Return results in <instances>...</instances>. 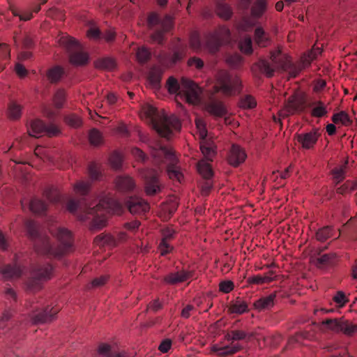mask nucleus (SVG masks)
<instances>
[{
  "mask_svg": "<svg viewBox=\"0 0 357 357\" xmlns=\"http://www.w3.org/2000/svg\"><path fill=\"white\" fill-rule=\"evenodd\" d=\"M273 278H271L268 275H256L253 276L252 278H249L248 280V282L249 283H253V284H261L264 283H268L271 281H272Z\"/></svg>",
  "mask_w": 357,
  "mask_h": 357,
  "instance_id": "obj_52",
  "label": "nucleus"
},
{
  "mask_svg": "<svg viewBox=\"0 0 357 357\" xmlns=\"http://www.w3.org/2000/svg\"><path fill=\"white\" fill-rule=\"evenodd\" d=\"M89 173L93 180H98L100 176L99 167L96 164H91L89 167Z\"/></svg>",
  "mask_w": 357,
  "mask_h": 357,
  "instance_id": "obj_59",
  "label": "nucleus"
},
{
  "mask_svg": "<svg viewBox=\"0 0 357 357\" xmlns=\"http://www.w3.org/2000/svg\"><path fill=\"white\" fill-rule=\"evenodd\" d=\"M312 115L315 117H322L327 114L326 106L321 102H317L312 110Z\"/></svg>",
  "mask_w": 357,
  "mask_h": 357,
  "instance_id": "obj_45",
  "label": "nucleus"
},
{
  "mask_svg": "<svg viewBox=\"0 0 357 357\" xmlns=\"http://www.w3.org/2000/svg\"><path fill=\"white\" fill-rule=\"evenodd\" d=\"M143 111L153 128L160 136L169 139L173 130H180L181 123L176 116H168L164 111H158L150 105H146Z\"/></svg>",
  "mask_w": 357,
  "mask_h": 357,
  "instance_id": "obj_4",
  "label": "nucleus"
},
{
  "mask_svg": "<svg viewBox=\"0 0 357 357\" xmlns=\"http://www.w3.org/2000/svg\"><path fill=\"white\" fill-rule=\"evenodd\" d=\"M27 234L33 241L36 252L55 257L61 256L69 252L71 245V233L67 229L59 227L52 233L55 235L60 242L57 248H53L49 241V237L43 233L40 226L33 220L26 222Z\"/></svg>",
  "mask_w": 357,
  "mask_h": 357,
  "instance_id": "obj_2",
  "label": "nucleus"
},
{
  "mask_svg": "<svg viewBox=\"0 0 357 357\" xmlns=\"http://www.w3.org/2000/svg\"><path fill=\"white\" fill-rule=\"evenodd\" d=\"M161 171L153 168L141 169L139 170L140 176L144 181V190L147 195H154L161 190L160 174Z\"/></svg>",
  "mask_w": 357,
  "mask_h": 357,
  "instance_id": "obj_10",
  "label": "nucleus"
},
{
  "mask_svg": "<svg viewBox=\"0 0 357 357\" xmlns=\"http://www.w3.org/2000/svg\"><path fill=\"white\" fill-rule=\"evenodd\" d=\"M148 27L153 31L151 34L152 41L162 44L164 40V33L169 31L173 26L172 18L165 15L162 19L155 13L149 14L147 20Z\"/></svg>",
  "mask_w": 357,
  "mask_h": 357,
  "instance_id": "obj_7",
  "label": "nucleus"
},
{
  "mask_svg": "<svg viewBox=\"0 0 357 357\" xmlns=\"http://www.w3.org/2000/svg\"><path fill=\"white\" fill-rule=\"evenodd\" d=\"M89 189V183H86L84 181H79L74 185V190L75 191L80 194L82 195H84L87 193Z\"/></svg>",
  "mask_w": 357,
  "mask_h": 357,
  "instance_id": "obj_54",
  "label": "nucleus"
},
{
  "mask_svg": "<svg viewBox=\"0 0 357 357\" xmlns=\"http://www.w3.org/2000/svg\"><path fill=\"white\" fill-rule=\"evenodd\" d=\"M216 13L220 17L228 20L232 14V11L229 6L225 3H219L217 6Z\"/></svg>",
  "mask_w": 357,
  "mask_h": 357,
  "instance_id": "obj_37",
  "label": "nucleus"
},
{
  "mask_svg": "<svg viewBox=\"0 0 357 357\" xmlns=\"http://www.w3.org/2000/svg\"><path fill=\"white\" fill-rule=\"evenodd\" d=\"M96 68L102 70H112L116 66L115 61L112 58H102L95 61Z\"/></svg>",
  "mask_w": 357,
  "mask_h": 357,
  "instance_id": "obj_29",
  "label": "nucleus"
},
{
  "mask_svg": "<svg viewBox=\"0 0 357 357\" xmlns=\"http://www.w3.org/2000/svg\"><path fill=\"white\" fill-rule=\"evenodd\" d=\"M174 232V230L169 227L162 230L163 238L159 246L162 255H166L172 249V248L168 244V241L173 237Z\"/></svg>",
  "mask_w": 357,
  "mask_h": 357,
  "instance_id": "obj_24",
  "label": "nucleus"
},
{
  "mask_svg": "<svg viewBox=\"0 0 357 357\" xmlns=\"http://www.w3.org/2000/svg\"><path fill=\"white\" fill-rule=\"evenodd\" d=\"M303 68L301 64L298 66L293 65L287 54L278 50L271 52L270 61L266 59H260L252 66V71L255 75L261 73L267 77H271L276 70L282 69L288 70L290 76L295 77Z\"/></svg>",
  "mask_w": 357,
  "mask_h": 357,
  "instance_id": "obj_3",
  "label": "nucleus"
},
{
  "mask_svg": "<svg viewBox=\"0 0 357 357\" xmlns=\"http://www.w3.org/2000/svg\"><path fill=\"white\" fill-rule=\"evenodd\" d=\"M319 134L317 131L310 132L297 135L298 142L301 144L302 147L306 149H311L317 141Z\"/></svg>",
  "mask_w": 357,
  "mask_h": 357,
  "instance_id": "obj_21",
  "label": "nucleus"
},
{
  "mask_svg": "<svg viewBox=\"0 0 357 357\" xmlns=\"http://www.w3.org/2000/svg\"><path fill=\"white\" fill-rule=\"evenodd\" d=\"M15 71L17 75L22 78L26 76L28 71L26 68L20 62H17L15 66Z\"/></svg>",
  "mask_w": 357,
  "mask_h": 357,
  "instance_id": "obj_63",
  "label": "nucleus"
},
{
  "mask_svg": "<svg viewBox=\"0 0 357 357\" xmlns=\"http://www.w3.org/2000/svg\"><path fill=\"white\" fill-rule=\"evenodd\" d=\"M313 52H308L307 54L304 55L301 59V66L302 68H305L308 66L311 61L315 59V56H312Z\"/></svg>",
  "mask_w": 357,
  "mask_h": 357,
  "instance_id": "obj_62",
  "label": "nucleus"
},
{
  "mask_svg": "<svg viewBox=\"0 0 357 357\" xmlns=\"http://www.w3.org/2000/svg\"><path fill=\"white\" fill-rule=\"evenodd\" d=\"M333 121L335 123L340 122L344 125H348L351 123L348 114L344 112H341L334 114L333 116Z\"/></svg>",
  "mask_w": 357,
  "mask_h": 357,
  "instance_id": "obj_50",
  "label": "nucleus"
},
{
  "mask_svg": "<svg viewBox=\"0 0 357 357\" xmlns=\"http://www.w3.org/2000/svg\"><path fill=\"white\" fill-rule=\"evenodd\" d=\"M89 139L92 145L98 146L102 142V136L99 130L93 128L89 132Z\"/></svg>",
  "mask_w": 357,
  "mask_h": 357,
  "instance_id": "obj_41",
  "label": "nucleus"
},
{
  "mask_svg": "<svg viewBox=\"0 0 357 357\" xmlns=\"http://www.w3.org/2000/svg\"><path fill=\"white\" fill-rule=\"evenodd\" d=\"M151 155L156 165L165 164L167 166V174L170 179L181 182L183 174L177 166L178 159L170 149L156 143L151 146Z\"/></svg>",
  "mask_w": 357,
  "mask_h": 357,
  "instance_id": "obj_5",
  "label": "nucleus"
},
{
  "mask_svg": "<svg viewBox=\"0 0 357 357\" xmlns=\"http://www.w3.org/2000/svg\"><path fill=\"white\" fill-rule=\"evenodd\" d=\"M200 149L203 153L206 160H212V157L214 155V151L210 144L205 142L200 143Z\"/></svg>",
  "mask_w": 357,
  "mask_h": 357,
  "instance_id": "obj_43",
  "label": "nucleus"
},
{
  "mask_svg": "<svg viewBox=\"0 0 357 357\" xmlns=\"http://www.w3.org/2000/svg\"><path fill=\"white\" fill-rule=\"evenodd\" d=\"M44 197H45L51 202H56L59 200L58 192L54 189H49L44 192Z\"/></svg>",
  "mask_w": 357,
  "mask_h": 357,
  "instance_id": "obj_58",
  "label": "nucleus"
},
{
  "mask_svg": "<svg viewBox=\"0 0 357 357\" xmlns=\"http://www.w3.org/2000/svg\"><path fill=\"white\" fill-rule=\"evenodd\" d=\"M63 74V69L59 66H54L47 72V77L51 83L59 82Z\"/></svg>",
  "mask_w": 357,
  "mask_h": 357,
  "instance_id": "obj_34",
  "label": "nucleus"
},
{
  "mask_svg": "<svg viewBox=\"0 0 357 357\" xmlns=\"http://www.w3.org/2000/svg\"><path fill=\"white\" fill-rule=\"evenodd\" d=\"M329 329L335 331H342L344 333L351 335L357 331V324H351L343 319H327L322 321Z\"/></svg>",
  "mask_w": 357,
  "mask_h": 357,
  "instance_id": "obj_14",
  "label": "nucleus"
},
{
  "mask_svg": "<svg viewBox=\"0 0 357 357\" xmlns=\"http://www.w3.org/2000/svg\"><path fill=\"white\" fill-rule=\"evenodd\" d=\"M234 289L231 281H224L220 283V290L224 293H229Z\"/></svg>",
  "mask_w": 357,
  "mask_h": 357,
  "instance_id": "obj_64",
  "label": "nucleus"
},
{
  "mask_svg": "<svg viewBox=\"0 0 357 357\" xmlns=\"http://www.w3.org/2000/svg\"><path fill=\"white\" fill-rule=\"evenodd\" d=\"M28 132L30 136L34 137H39L44 134L48 137H54L60 133V130L54 123L46 125L40 119H34L30 122L28 126Z\"/></svg>",
  "mask_w": 357,
  "mask_h": 357,
  "instance_id": "obj_12",
  "label": "nucleus"
},
{
  "mask_svg": "<svg viewBox=\"0 0 357 357\" xmlns=\"http://www.w3.org/2000/svg\"><path fill=\"white\" fill-rule=\"evenodd\" d=\"M162 74V71L159 68H153L150 70L149 79L153 87L158 88L159 86Z\"/></svg>",
  "mask_w": 357,
  "mask_h": 357,
  "instance_id": "obj_35",
  "label": "nucleus"
},
{
  "mask_svg": "<svg viewBox=\"0 0 357 357\" xmlns=\"http://www.w3.org/2000/svg\"><path fill=\"white\" fill-rule=\"evenodd\" d=\"M8 114L10 119H19L21 115V106L16 102H11L8 107Z\"/></svg>",
  "mask_w": 357,
  "mask_h": 357,
  "instance_id": "obj_46",
  "label": "nucleus"
},
{
  "mask_svg": "<svg viewBox=\"0 0 357 357\" xmlns=\"http://www.w3.org/2000/svg\"><path fill=\"white\" fill-rule=\"evenodd\" d=\"M126 206L132 214L140 215L149 209V204L142 198L130 197L126 202Z\"/></svg>",
  "mask_w": 357,
  "mask_h": 357,
  "instance_id": "obj_16",
  "label": "nucleus"
},
{
  "mask_svg": "<svg viewBox=\"0 0 357 357\" xmlns=\"http://www.w3.org/2000/svg\"><path fill=\"white\" fill-rule=\"evenodd\" d=\"M255 40L259 47H266L268 43V36L261 27L256 28Z\"/></svg>",
  "mask_w": 357,
  "mask_h": 357,
  "instance_id": "obj_31",
  "label": "nucleus"
},
{
  "mask_svg": "<svg viewBox=\"0 0 357 357\" xmlns=\"http://www.w3.org/2000/svg\"><path fill=\"white\" fill-rule=\"evenodd\" d=\"M52 268L50 264L35 268L31 278L26 282L27 290L36 292L42 288L44 282L51 278Z\"/></svg>",
  "mask_w": 357,
  "mask_h": 357,
  "instance_id": "obj_11",
  "label": "nucleus"
},
{
  "mask_svg": "<svg viewBox=\"0 0 357 357\" xmlns=\"http://www.w3.org/2000/svg\"><path fill=\"white\" fill-rule=\"evenodd\" d=\"M11 12L14 16L19 17L21 21H27L32 17V13L28 10H22L16 8H12Z\"/></svg>",
  "mask_w": 357,
  "mask_h": 357,
  "instance_id": "obj_47",
  "label": "nucleus"
},
{
  "mask_svg": "<svg viewBox=\"0 0 357 357\" xmlns=\"http://www.w3.org/2000/svg\"><path fill=\"white\" fill-rule=\"evenodd\" d=\"M257 102L251 96H246L243 98L240 102V106L245 109H252L255 107Z\"/></svg>",
  "mask_w": 357,
  "mask_h": 357,
  "instance_id": "obj_51",
  "label": "nucleus"
},
{
  "mask_svg": "<svg viewBox=\"0 0 357 357\" xmlns=\"http://www.w3.org/2000/svg\"><path fill=\"white\" fill-rule=\"evenodd\" d=\"M208 161L202 160L197 163V170L206 180H209L213 176V171Z\"/></svg>",
  "mask_w": 357,
  "mask_h": 357,
  "instance_id": "obj_28",
  "label": "nucleus"
},
{
  "mask_svg": "<svg viewBox=\"0 0 357 357\" xmlns=\"http://www.w3.org/2000/svg\"><path fill=\"white\" fill-rule=\"evenodd\" d=\"M305 102V98L302 95L294 94L288 98L284 109L280 112L279 115L284 118L296 112L301 111L304 108Z\"/></svg>",
  "mask_w": 357,
  "mask_h": 357,
  "instance_id": "obj_15",
  "label": "nucleus"
},
{
  "mask_svg": "<svg viewBox=\"0 0 357 357\" xmlns=\"http://www.w3.org/2000/svg\"><path fill=\"white\" fill-rule=\"evenodd\" d=\"M275 296V293H273L266 297L257 300L255 302L254 305L259 310L268 309L273 305Z\"/></svg>",
  "mask_w": 357,
  "mask_h": 357,
  "instance_id": "obj_27",
  "label": "nucleus"
},
{
  "mask_svg": "<svg viewBox=\"0 0 357 357\" xmlns=\"http://www.w3.org/2000/svg\"><path fill=\"white\" fill-rule=\"evenodd\" d=\"M59 43L69 53L70 62L75 66H83L88 62V55L82 51V46L74 38L68 36H61Z\"/></svg>",
  "mask_w": 357,
  "mask_h": 357,
  "instance_id": "obj_9",
  "label": "nucleus"
},
{
  "mask_svg": "<svg viewBox=\"0 0 357 357\" xmlns=\"http://www.w3.org/2000/svg\"><path fill=\"white\" fill-rule=\"evenodd\" d=\"M347 164V161L345 162V165L342 166L341 168L337 169L335 168L332 170V174L333 175V178L337 181V183H340L344 178L345 174V167Z\"/></svg>",
  "mask_w": 357,
  "mask_h": 357,
  "instance_id": "obj_53",
  "label": "nucleus"
},
{
  "mask_svg": "<svg viewBox=\"0 0 357 357\" xmlns=\"http://www.w3.org/2000/svg\"><path fill=\"white\" fill-rule=\"evenodd\" d=\"M248 310V305L245 302L238 298L229 305V311L230 313L242 314Z\"/></svg>",
  "mask_w": 357,
  "mask_h": 357,
  "instance_id": "obj_36",
  "label": "nucleus"
},
{
  "mask_svg": "<svg viewBox=\"0 0 357 357\" xmlns=\"http://www.w3.org/2000/svg\"><path fill=\"white\" fill-rule=\"evenodd\" d=\"M239 47L241 52L247 54L252 52V42L250 37L243 38L239 43Z\"/></svg>",
  "mask_w": 357,
  "mask_h": 357,
  "instance_id": "obj_42",
  "label": "nucleus"
},
{
  "mask_svg": "<svg viewBox=\"0 0 357 357\" xmlns=\"http://www.w3.org/2000/svg\"><path fill=\"white\" fill-rule=\"evenodd\" d=\"M215 79V93L221 91L225 96H233L240 91L241 82L236 75L220 70L216 73Z\"/></svg>",
  "mask_w": 357,
  "mask_h": 357,
  "instance_id": "obj_8",
  "label": "nucleus"
},
{
  "mask_svg": "<svg viewBox=\"0 0 357 357\" xmlns=\"http://www.w3.org/2000/svg\"><path fill=\"white\" fill-rule=\"evenodd\" d=\"M59 308L52 307L50 310L48 308H46L43 311L36 314H33L31 317L32 322L34 324L50 323L54 319V316L59 312Z\"/></svg>",
  "mask_w": 357,
  "mask_h": 357,
  "instance_id": "obj_18",
  "label": "nucleus"
},
{
  "mask_svg": "<svg viewBox=\"0 0 357 357\" xmlns=\"http://www.w3.org/2000/svg\"><path fill=\"white\" fill-rule=\"evenodd\" d=\"M230 35L229 30L225 26H221L213 34L209 36L206 42L205 47L211 54L216 53L221 45L227 42Z\"/></svg>",
  "mask_w": 357,
  "mask_h": 357,
  "instance_id": "obj_13",
  "label": "nucleus"
},
{
  "mask_svg": "<svg viewBox=\"0 0 357 357\" xmlns=\"http://www.w3.org/2000/svg\"><path fill=\"white\" fill-rule=\"evenodd\" d=\"M97 352L102 357H124L121 353L112 351V346L107 343L99 344Z\"/></svg>",
  "mask_w": 357,
  "mask_h": 357,
  "instance_id": "obj_26",
  "label": "nucleus"
},
{
  "mask_svg": "<svg viewBox=\"0 0 357 357\" xmlns=\"http://www.w3.org/2000/svg\"><path fill=\"white\" fill-rule=\"evenodd\" d=\"M247 157L245 151L238 145H232L228 161L230 165L237 167L243 162Z\"/></svg>",
  "mask_w": 357,
  "mask_h": 357,
  "instance_id": "obj_19",
  "label": "nucleus"
},
{
  "mask_svg": "<svg viewBox=\"0 0 357 357\" xmlns=\"http://www.w3.org/2000/svg\"><path fill=\"white\" fill-rule=\"evenodd\" d=\"M132 155L138 162H145L148 157L147 155L139 148L135 147L131 150Z\"/></svg>",
  "mask_w": 357,
  "mask_h": 357,
  "instance_id": "obj_55",
  "label": "nucleus"
},
{
  "mask_svg": "<svg viewBox=\"0 0 357 357\" xmlns=\"http://www.w3.org/2000/svg\"><path fill=\"white\" fill-rule=\"evenodd\" d=\"M116 188L121 192H128L135 188L134 179L129 176H119L115 181Z\"/></svg>",
  "mask_w": 357,
  "mask_h": 357,
  "instance_id": "obj_23",
  "label": "nucleus"
},
{
  "mask_svg": "<svg viewBox=\"0 0 357 357\" xmlns=\"http://www.w3.org/2000/svg\"><path fill=\"white\" fill-rule=\"evenodd\" d=\"M2 274L7 279L18 278L22 275V270L19 266H7L2 271Z\"/></svg>",
  "mask_w": 357,
  "mask_h": 357,
  "instance_id": "obj_33",
  "label": "nucleus"
},
{
  "mask_svg": "<svg viewBox=\"0 0 357 357\" xmlns=\"http://www.w3.org/2000/svg\"><path fill=\"white\" fill-rule=\"evenodd\" d=\"M66 100V93L63 89H59L53 97V103L56 108L60 109L63 107Z\"/></svg>",
  "mask_w": 357,
  "mask_h": 357,
  "instance_id": "obj_40",
  "label": "nucleus"
},
{
  "mask_svg": "<svg viewBox=\"0 0 357 357\" xmlns=\"http://www.w3.org/2000/svg\"><path fill=\"white\" fill-rule=\"evenodd\" d=\"M195 124L198 130L199 138L204 140L207 135L204 121L202 119H198L196 120Z\"/></svg>",
  "mask_w": 357,
  "mask_h": 357,
  "instance_id": "obj_56",
  "label": "nucleus"
},
{
  "mask_svg": "<svg viewBox=\"0 0 357 357\" xmlns=\"http://www.w3.org/2000/svg\"><path fill=\"white\" fill-rule=\"evenodd\" d=\"M150 57L151 52L146 47H142L138 48L137 52V59L139 63H144L147 62Z\"/></svg>",
  "mask_w": 357,
  "mask_h": 357,
  "instance_id": "obj_44",
  "label": "nucleus"
},
{
  "mask_svg": "<svg viewBox=\"0 0 357 357\" xmlns=\"http://www.w3.org/2000/svg\"><path fill=\"white\" fill-rule=\"evenodd\" d=\"M188 65L195 67L196 69H202L204 66V61L200 58L193 56L188 59Z\"/></svg>",
  "mask_w": 357,
  "mask_h": 357,
  "instance_id": "obj_60",
  "label": "nucleus"
},
{
  "mask_svg": "<svg viewBox=\"0 0 357 357\" xmlns=\"http://www.w3.org/2000/svg\"><path fill=\"white\" fill-rule=\"evenodd\" d=\"M266 8L265 0H257L251 9L252 15L255 17H260Z\"/></svg>",
  "mask_w": 357,
  "mask_h": 357,
  "instance_id": "obj_38",
  "label": "nucleus"
},
{
  "mask_svg": "<svg viewBox=\"0 0 357 357\" xmlns=\"http://www.w3.org/2000/svg\"><path fill=\"white\" fill-rule=\"evenodd\" d=\"M241 349L238 344L221 346L214 344L211 347V351L218 357H228L236 354Z\"/></svg>",
  "mask_w": 357,
  "mask_h": 357,
  "instance_id": "obj_17",
  "label": "nucleus"
},
{
  "mask_svg": "<svg viewBox=\"0 0 357 357\" xmlns=\"http://www.w3.org/2000/svg\"><path fill=\"white\" fill-rule=\"evenodd\" d=\"M185 55V48L180 47L178 50H175L172 56V61L173 63H175L179 61H181Z\"/></svg>",
  "mask_w": 357,
  "mask_h": 357,
  "instance_id": "obj_61",
  "label": "nucleus"
},
{
  "mask_svg": "<svg viewBox=\"0 0 357 357\" xmlns=\"http://www.w3.org/2000/svg\"><path fill=\"white\" fill-rule=\"evenodd\" d=\"M167 85L169 93H176L179 91L178 96L183 98L188 103L197 105L200 102L201 89L192 81L182 78L179 84L176 79L169 77Z\"/></svg>",
  "mask_w": 357,
  "mask_h": 357,
  "instance_id": "obj_6",
  "label": "nucleus"
},
{
  "mask_svg": "<svg viewBox=\"0 0 357 357\" xmlns=\"http://www.w3.org/2000/svg\"><path fill=\"white\" fill-rule=\"evenodd\" d=\"M209 113L217 116H222L227 114V109L224 104L218 100H212L207 105Z\"/></svg>",
  "mask_w": 357,
  "mask_h": 357,
  "instance_id": "obj_25",
  "label": "nucleus"
},
{
  "mask_svg": "<svg viewBox=\"0 0 357 357\" xmlns=\"http://www.w3.org/2000/svg\"><path fill=\"white\" fill-rule=\"evenodd\" d=\"M29 209L36 214H42L47 210V204L42 200L34 198L29 203Z\"/></svg>",
  "mask_w": 357,
  "mask_h": 357,
  "instance_id": "obj_30",
  "label": "nucleus"
},
{
  "mask_svg": "<svg viewBox=\"0 0 357 357\" xmlns=\"http://www.w3.org/2000/svg\"><path fill=\"white\" fill-rule=\"evenodd\" d=\"M122 160V155L117 152L112 153L109 157L110 165L115 169L121 168Z\"/></svg>",
  "mask_w": 357,
  "mask_h": 357,
  "instance_id": "obj_48",
  "label": "nucleus"
},
{
  "mask_svg": "<svg viewBox=\"0 0 357 357\" xmlns=\"http://www.w3.org/2000/svg\"><path fill=\"white\" fill-rule=\"evenodd\" d=\"M336 257L335 253L321 255V251H316L311 257V261L318 268L329 264Z\"/></svg>",
  "mask_w": 357,
  "mask_h": 357,
  "instance_id": "obj_22",
  "label": "nucleus"
},
{
  "mask_svg": "<svg viewBox=\"0 0 357 357\" xmlns=\"http://www.w3.org/2000/svg\"><path fill=\"white\" fill-rule=\"evenodd\" d=\"M193 276V271L181 270L176 273H172L165 276L164 280L169 284H176L179 282H183Z\"/></svg>",
  "mask_w": 357,
  "mask_h": 357,
  "instance_id": "obj_20",
  "label": "nucleus"
},
{
  "mask_svg": "<svg viewBox=\"0 0 357 357\" xmlns=\"http://www.w3.org/2000/svg\"><path fill=\"white\" fill-rule=\"evenodd\" d=\"M332 229L330 227H324L320 229L316 234L317 239L319 241H325L331 236Z\"/></svg>",
  "mask_w": 357,
  "mask_h": 357,
  "instance_id": "obj_49",
  "label": "nucleus"
},
{
  "mask_svg": "<svg viewBox=\"0 0 357 357\" xmlns=\"http://www.w3.org/2000/svg\"><path fill=\"white\" fill-rule=\"evenodd\" d=\"M67 208L71 213L79 211L82 213L79 216L81 220L90 219L91 216V229L94 230L100 229L106 225L107 213L121 214L122 211L121 204L112 198L103 199L93 206L86 199H82L77 202L70 200L68 202Z\"/></svg>",
  "mask_w": 357,
  "mask_h": 357,
  "instance_id": "obj_1",
  "label": "nucleus"
},
{
  "mask_svg": "<svg viewBox=\"0 0 357 357\" xmlns=\"http://www.w3.org/2000/svg\"><path fill=\"white\" fill-rule=\"evenodd\" d=\"M94 243L100 246L108 245L109 247L116 245V240L109 234H100L94 239Z\"/></svg>",
  "mask_w": 357,
  "mask_h": 357,
  "instance_id": "obj_32",
  "label": "nucleus"
},
{
  "mask_svg": "<svg viewBox=\"0 0 357 357\" xmlns=\"http://www.w3.org/2000/svg\"><path fill=\"white\" fill-rule=\"evenodd\" d=\"M64 120L66 124L74 128H79L82 124V119L79 116L74 114H70L66 116Z\"/></svg>",
  "mask_w": 357,
  "mask_h": 357,
  "instance_id": "obj_39",
  "label": "nucleus"
},
{
  "mask_svg": "<svg viewBox=\"0 0 357 357\" xmlns=\"http://www.w3.org/2000/svg\"><path fill=\"white\" fill-rule=\"evenodd\" d=\"M226 61L232 68H237L242 62V57L238 54H232L228 56Z\"/></svg>",
  "mask_w": 357,
  "mask_h": 357,
  "instance_id": "obj_57",
  "label": "nucleus"
}]
</instances>
